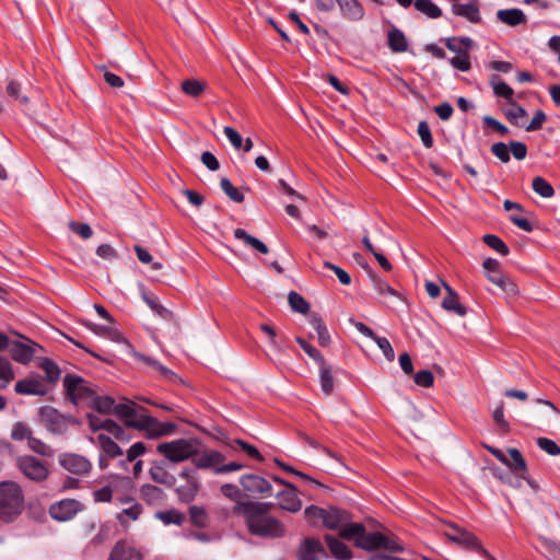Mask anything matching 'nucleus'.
Masks as SVG:
<instances>
[{"instance_id": "c03bdc74", "label": "nucleus", "mask_w": 560, "mask_h": 560, "mask_svg": "<svg viewBox=\"0 0 560 560\" xmlns=\"http://www.w3.org/2000/svg\"><path fill=\"white\" fill-rule=\"evenodd\" d=\"M220 187L232 201L237 203L244 201V195L236 187L233 186L229 178L222 177L220 180Z\"/></svg>"}, {"instance_id": "338daca9", "label": "nucleus", "mask_w": 560, "mask_h": 560, "mask_svg": "<svg viewBox=\"0 0 560 560\" xmlns=\"http://www.w3.org/2000/svg\"><path fill=\"white\" fill-rule=\"evenodd\" d=\"M407 37H387L386 44L394 52H402L408 50Z\"/></svg>"}, {"instance_id": "bb28decb", "label": "nucleus", "mask_w": 560, "mask_h": 560, "mask_svg": "<svg viewBox=\"0 0 560 560\" xmlns=\"http://www.w3.org/2000/svg\"><path fill=\"white\" fill-rule=\"evenodd\" d=\"M234 237L243 241V243L260 254H268V246L255 236H252L243 229L234 230Z\"/></svg>"}, {"instance_id": "864d4df0", "label": "nucleus", "mask_w": 560, "mask_h": 560, "mask_svg": "<svg viewBox=\"0 0 560 560\" xmlns=\"http://www.w3.org/2000/svg\"><path fill=\"white\" fill-rule=\"evenodd\" d=\"M27 445L33 452L42 456L52 455V450L50 448V446L44 443L43 441L34 438L33 435H31L30 439L27 440Z\"/></svg>"}, {"instance_id": "bf43d9fd", "label": "nucleus", "mask_w": 560, "mask_h": 560, "mask_svg": "<svg viewBox=\"0 0 560 560\" xmlns=\"http://www.w3.org/2000/svg\"><path fill=\"white\" fill-rule=\"evenodd\" d=\"M31 435H32L31 429L22 422L15 423L11 431V438L15 441H23V440L27 441Z\"/></svg>"}, {"instance_id": "7c9ffc66", "label": "nucleus", "mask_w": 560, "mask_h": 560, "mask_svg": "<svg viewBox=\"0 0 560 560\" xmlns=\"http://www.w3.org/2000/svg\"><path fill=\"white\" fill-rule=\"evenodd\" d=\"M509 454L511 459H509V464L505 465L509 466L518 478H524V474H526L527 466L521 452L516 448H509Z\"/></svg>"}, {"instance_id": "09e8293b", "label": "nucleus", "mask_w": 560, "mask_h": 560, "mask_svg": "<svg viewBox=\"0 0 560 560\" xmlns=\"http://www.w3.org/2000/svg\"><path fill=\"white\" fill-rule=\"evenodd\" d=\"M13 377L11 363L8 359L0 357V388H5Z\"/></svg>"}, {"instance_id": "5fc2aeb1", "label": "nucleus", "mask_w": 560, "mask_h": 560, "mask_svg": "<svg viewBox=\"0 0 560 560\" xmlns=\"http://www.w3.org/2000/svg\"><path fill=\"white\" fill-rule=\"evenodd\" d=\"M544 555L550 560H560V544L553 540H544L541 542Z\"/></svg>"}, {"instance_id": "e433bc0d", "label": "nucleus", "mask_w": 560, "mask_h": 560, "mask_svg": "<svg viewBox=\"0 0 560 560\" xmlns=\"http://www.w3.org/2000/svg\"><path fill=\"white\" fill-rule=\"evenodd\" d=\"M310 324L317 334L319 345L322 347L328 346L330 343V335L323 319L318 316H313Z\"/></svg>"}, {"instance_id": "b1692460", "label": "nucleus", "mask_w": 560, "mask_h": 560, "mask_svg": "<svg viewBox=\"0 0 560 560\" xmlns=\"http://www.w3.org/2000/svg\"><path fill=\"white\" fill-rule=\"evenodd\" d=\"M452 539L460 545L478 551L482 557L487 559L490 558V555L486 549L482 548L479 539L467 530H459L457 535L452 537Z\"/></svg>"}, {"instance_id": "3c124183", "label": "nucleus", "mask_w": 560, "mask_h": 560, "mask_svg": "<svg viewBox=\"0 0 560 560\" xmlns=\"http://www.w3.org/2000/svg\"><path fill=\"white\" fill-rule=\"evenodd\" d=\"M42 369L46 374V381L48 383H56L59 380L60 369L51 360L45 359L42 363Z\"/></svg>"}, {"instance_id": "4d7b16f0", "label": "nucleus", "mask_w": 560, "mask_h": 560, "mask_svg": "<svg viewBox=\"0 0 560 560\" xmlns=\"http://www.w3.org/2000/svg\"><path fill=\"white\" fill-rule=\"evenodd\" d=\"M417 132L425 148L430 149L433 147V137L425 120H422L418 124Z\"/></svg>"}, {"instance_id": "f8f14e48", "label": "nucleus", "mask_w": 560, "mask_h": 560, "mask_svg": "<svg viewBox=\"0 0 560 560\" xmlns=\"http://www.w3.org/2000/svg\"><path fill=\"white\" fill-rule=\"evenodd\" d=\"M324 558H327V553L317 538L306 537L299 545L296 560H322Z\"/></svg>"}, {"instance_id": "dca6fc26", "label": "nucleus", "mask_w": 560, "mask_h": 560, "mask_svg": "<svg viewBox=\"0 0 560 560\" xmlns=\"http://www.w3.org/2000/svg\"><path fill=\"white\" fill-rule=\"evenodd\" d=\"M240 483L249 493H260L265 497L271 495L272 486L270 482L255 474H247L241 477Z\"/></svg>"}, {"instance_id": "13d9d810", "label": "nucleus", "mask_w": 560, "mask_h": 560, "mask_svg": "<svg viewBox=\"0 0 560 560\" xmlns=\"http://www.w3.org/2000/svg\"><path fill=\"white\" fill-rule=\"evenodd\" d=\"M21 89H22V85L20 82L15 81V80H11V81H9V83L7 85V93L12 98L20 101L23 104H26L28 102V97L25 95H21Z\"/></svg>"}, {"instance_id": "39448f33", "label": "nucleus", "mask_w": 560, "mask_h": 560, "mask_svg": "<svg viewBox=\"0 0 560 560\" xmlns=\"http://www.w3.org/2000/svg\"><path fill=\"white\" fill-rule=\"evenodd\" d=\"M39 416L46 429L57 435L65 434L69 427L79 425V420L71 416L59 412L51 406H43L39 408Z\"/></svg>"}, {"instance_id": "0eeeda50", "label": "nucleus", "mask_w": 560, "mask_h": 560, "mask_svg": "<svg viewBox=\"0 0 560 560\" xmlns=\"http://www.w3.org/2000/svg\"><path fill=\"white\" fill-rule=\"evenodd\" d=\"M184 482L176 487L178 498L183 502H191L200 489V479L196 468L185 467L178 474Z\"/></svg>"}, {"instance_id": "49530a36", "label": "nucleus", "mask_w": 560, "mask_h": 560, "mask_svg": "<svg viewBox=\"0 0 560 560\" xmlns=\"http://www.w3.org/2000/svg\"><path fill=\"white\" fill-rule=\"evenodd\" d=\"M442 307L448 312H454L459 316L467 314V308L458 301V294L455 296H445L442 301Z\"/></svg>"}, {"instance_id": "052dcab7", "label": "nucleus", "mask_w": 560, "mask_h": 560, "mask_svg": "<svg viewBox=\"0 0 560 560\" xmlns=\"http://www.w3.org/2000/svg\"><path fill=\"white\" fill-rule=\"evenodd\" d=\"M537 445L540 450L545 451L547 454L552 456L560 455V446L552 440L547 438H539L537 440Z\"/></svg>"}, {"instance_id": "6e6552de", "label": "nucleus", "mask_w": 560, "mask_h": 560, "mask_svg": "<svg viewBox=\"0 0 560 560\" xmlns=\"http://www.w3.org/2000/svg\"><path fill=\"white\" fill-rule=\"evenodd\" d=\"M18 466L30 480L39 482L48 477V467L40 459L25 455L18 458Z\"/></svg>"}, {"instance_id": "a18cd8bd", "label": "nucleus", "mask_w": 560, "mask_h": 560, "mask_svg": "<svg viewBox=\"0 0 560 560\" xmlns=\"http://www.w3.org/2000/svg\"><path fill=\"white\" fill-rule=\"evenodd\" d=\"M288 301L291 308L300 314H305L310 310V304L306 300L295 291H291L288 295Z\"/></svg>"}, {"instance_id": "c756f323", "label": "nucleus", "mask_w": 560, "mask_h": 560, "mask_svg": "<svg viewBox=\"0 0 560 560\" xmlns=\"http://www.w3.org/2000/svg\"><path fill=\"white\" fill-rule=\"evenodd\" d=\"M83 325L97 336L106 337L116 342L122 341V336L113 327L94 324L90 320H84Z\"/></svg>"}, {"instance_id": "6e6d98bb", "label": "nucleus", "mask_w": 560, "mask_h": 560, "mask_svg": "<svg viewBox=\"0 0 560 560\" xmlns=\"http://www.w3.org/2000/svg\"><path fill=\"white\" fill-rule=\"evenodd\" d=\"M372 340L377 345V347L388 361H393L395 359L394 349L386 337H380L376 335Z\"/></svg>"}, {"instance_id": "9d476101", "label": "nucleus", "mask_w": 560, "mask_h": 560, "mask_svg": "<svg viewBox=\"0 0 560 560\" xmlns=\"http://www.w3.org/2000/svg\"><path fill=\"white\" fill-rule=\"evenodd\" d=\"M37 349L42 350L43 348L38 343L24 338L23 340H13L9 351L15 362L27 364L33 360Z\"/></svg>"}, {"instance_id": "2f4dec72", "label": "nucleus", "mask_w": 560, "mask_h": 560, "mask_svg": "<svg viewBox=\"0 0 560 560\" xmlns=\"http://www.w3.org/2000/svg\"><path fill=\"white\" fill-rule=\"evenodd\" d=\"M140 494H141V498L150 504L160 503V502L164 501V499H165L164 491L161 488H159L158 486H153L150 483L143 485L140 488Z\"/></svg>"}, {"instance_id": "c85d7f7f", "label": "nucleus", "mask_w": 560, "mask_h": 560, "mask_svg": "<svg viewBox=\"0 0 560 560\" xmlns=\"http://www.w3.org/2000/svg\"><path fill=\"white\" fill-rule=\"evenodd\" d=\"M497 18L504 24L515 26L526 22V16L520 9H504L497 12Z\"/></svg>"}, {"instance_id": "58836bf2", "label": "nucleus", "mask_w": 560, "mask_h": 560, "mask_svg": "<svg viewBox=\"0 0 560 560\" xmlns=\"http://www.w3.org/2000/svg\"><path fill=\"white\" fill-rule=\"evenodd\" d=\"M155 517L164 525H182L185 521V515L176 510L158 511Z\"/></svg>"}, {"instance_id": "20e7f679", "label": "nucleus", "mask_w": 560, "mask_h": 560, "mask_svg": "<svg viewBox=\"0 0 560 560\" xmlns=\"http://www.w3.org/2000/svg\"><path fill=\"white\" fill-rule=\"evenodd\" d=\"M199 442L196 439H177L160 443L158 452L172 463H180L194 457L198 453Z\"/></svg>"}, {"instance_id": "4c0bfd02", "label": "nucleus", "mask_w": 560, "mask_h": 560, "mask_svg": "<svg viewBox=\"0 0 560 560\" xmlns=\"http://www.w3.org/2000/svg\"><path fill=\"white\" fill-rule=\"evenodd\" d=\"M353 37H342V40H337L336 45H338L341 49H343L346 52L350 54L351 56L355 58L364 57L365 54L373 55V50L365 51L364 49H361L354 45Z\"/></svg>"}, {"instance_id": "f704fd0d", "label": "nucleus", "mask_w": 560, "mask_h": 560, "mask_svg": "<svg viewBox=\"0 0 560 560\" xmlns=\"http://www.w3.org/2000/svg\"><path fill=\"white\" fill-rule=\"evenodd\" d=\"M319 382L323 393L329 396L334 390V377L331 368L326 362L319 365Z\"/></svg>"}, {"instance_id": "ddd939ff", "label": "nucleus", "mask_w": 560, "mask_h": 560, "mask_svg": "<svg viewBox=\"0 0 560 560\" xmlns=\"http://www.w3.org/2000/svg\"><path fill=\"white\" fill-rule=\"evenodd\" d=\"M483 269L487 272V278L493 284L498 285L505 292H513L514 284L501 272L499 268V261L494 258H487L482 264Z\"/></svg>"}, {"instance_id": "1a4fd4ad", "label": "nucleus", "mask_w": 560, "mask_h": 560, "mask_svg": "<svg viewBox=\"0 0 560 560\" xmlns=\"http://www.w3.org/2000/svg\"><path fill=\"white\" fill-rule=\"evenodd\" d=\"M82 510L83 504L78 500L63 499L49 506V515L58 522H67L73 518Z\"/></svg>"}, {"instance_id": "f3484780", "label": "nucleus", "mask_w": 560, "mask_h": 560, "mask_svg": "<svg viewBox=\"0 0 560 560\" xmlns=\"http://www.w3.org/2000/svg\"><path fill=\"white\" fill-rule=\"evenodd\" d=\"M14 389L21 395L45 396L48 393L46 383L40 376H28L20 380Z\"/></svg>"}, {"instance_id": "69168bd1", "label": "nucleus", "mask_w": 560, "mask_h": 560, "mask_svg": "<svg viewBox=\"0 0 560 560\" xmlns=\"http://www.w3.org/2000/svg\"><path fill=\"white\" fill-rule=\"evenodd\" d=\"M182 90L190 96H198L203 91V86L197 80H186L182 83Z\"/></svg>"}, {"instance_id": "4be33fe9", "label": "nucleus", "mask_w": 560, "mask_h": 560, "mask_svg": "<svg viewBox=\"0 0 560 560\" xmlns=\"http://www.w3.org/2000/svg\"><path fill=\"white\" fill-rule=\"evenodd\" d=\"M108 560H144V558L131 544L118 541L112 549Z\"/></svg>"}, {"instance_id": "680f3d73", "label": "nucleus", "mask_w": 560, "mask_h": 560, "mask_svg": "<svg viewBox=\"0 0 560 560\" xmlns=\"http://www.w3.org/2000/svg\"><path fill=\"white\" fill-rule=\"evenodd\" d=\"M492 154L502 163H508L511 159L509 147L504 142H495L491 145Z\"/></svg>"}, {"instance_id": "774afa93", "label": "nucleus", "mask_w": 560, "mask_h": 560, "mask_svg": "<svg viewBox=\"0 0 560 560\" xmlns=\"http://www.w3.org/2000/svg\"><path fill=\"white\" fill-rule=\"evenodd\" d=\"M450 63L459 71H468L470 69V61L467 54L463 52L450 59Z\"/></svg>"}, {"instance_id": "0e129e2a", "label": "nucleus", "mask_w": 560, "mask_h": 560, "mask_svg": "<svg viewBox=\"0 0 560 560\" xmlns=\"http://www.w3.org/2000/svg\"><path fill=\"white\" fill-rule=\"evenodd\" d=\"M415 383L421 387H430L433 384L434 377L431 371L421 370L415 374Z\"/></svg>"}, {"instance_id": "f03ea898", "label": "nucleus", "mask_w": 560, "mask_h": 560, "mask_svg": "<svg viewBox=\"0 0 560 560\" xmlns=\"http://www.w3.org/2000/svg\"><path fill=\"white\" fill-rule=\"evenodd\" d=\"M342 537L353 540L358 548L371 551L384 549L392 552H400L404 546L393 536L380 532L368 533L361 523H352L342 530Z\"/></svg>"}, {"instance_id": "37998d69", "label": "nucleus", "mask_w": 560, "mask_h": 560, "mask_svg": "<svg viewBox=\"0 0 560 560\" xmlns=\"http://www.w3.org/2000/svg\"><path fill=\"white\" fill-rule=\"evenodd\" d=\"M325 509L310 505L304 510V517L312 526L323 525Z\"/></svg>"}, {"instance_id": "8fccbe9b", "label": "nucleus", "mask_w": 560, "mask_h": 560, "mask_svg": "<svg viewBox=\"0 0 560 560\" xmlns=\"http://www.w3.org/2000/svg\"><path fill=\"white\" fill-rule=\"evenodd\" d=\"M491 85L497 96L504 97L508 101L512 100L514 92L504 81L493 78Z\"/></svg>"}, {"instance_id": "2eb2a0df", "label": "nucleus", "mask_w": 560, "mask_h": 560, "mask_svg": "<svg viewBox=\"0 0 560 560\" xmlns=\"http://www.w3.org/2000/svg\"><path fill=\"white\" fill-rule=\"evenodd\" d=\"M351 515L341 509L330 506L325 509L323 525L329 529H339L342 535V530L350 526Z\"/></svg>"}, {"instance_id": "603ef678", "label": "nucleus", "mask_w": 560, "mask_h": 560, "mask_svg": "<svg viewBox=\"0 0 560 560\" xmlns=\"http://www.w3.org/2000/svg\"><path fill=\"white\" fill-rule=\"evenodd\" d=\"M296 342L300 345V347L305 351V353L312 358L315 362H317L319 365L325 363V359L323 354L312 345L306 342L303 338L296 337Z\"/></svg>"}, {"instance_id": "393cba45", "label": "nucleus", "mask_w": 560, "mask_h": 560, "mask_svg": "<svg viewBox=\"0 0 560 560\" xmlns=\"http://www.w3.org/2000/svg\"><path fill=\"white\" fill-rule=\"evenodd\" d=\"M326 544L329 548V551L337 560H350L352 558L351 550L348 548L346 544L335 538L331 535L325 536Z\"/></svg>"}, {"instance_id": "ea45409f", "label": "nucleus", "mask_w": 560, "mask_h": 560, "mask_svg": "<svg viewBox=\"0 0 560 560\" xmlns=\"http://www.w3.org/2000/svg\"><path fill=\"white\" fill-rule=\"evenodd\" d=\"M415 8L430 19H436L442 15L441 9L431 0H416Z\"/></svg>"}, {"instance_id": "9b49d317", "label": "nucleus", "mask_w": 560, "mask_h": 560, "mask_svg": "<svg viewBox=\"0 0 560 560\" xmlns=\"http://www.w3.org/2000/svg\"><path fill=\"white\" fill-rule=\"evenodd\" d=\"M114 415L125 420V423L135 429H144L151 424L153 418L150 416H141L136 419V409L129 404H115Z\"/></svg>"}, {"instance_id": "79ce46f5", "label": "nucleus", "mask_w": 560, "mask_h": 560, "mask_svg": "<svg viewBox=\"0 0 560 560\" xmlns=\"http://www.w3.org/2000/svg\"><path fill=\"white\" fill-rule=\"evenodd\" d=\"M147 447L143 442L133 443L127 451V458L119 460V466L122 469H127L128 464L136 460L139 456L143 455Z\"/></svg>"}, {"instance_id": "de8ad7c7", "label": "nucleus", "mask_w": 560, "mask_h": 560, "mask_svg": "<svg viewBox=\"0 0 560 560\" xmlns=\"http://www.w3.org/2000/svg\"><path fill=\"white\" fill-rule=\"evenodd\" d=\"M483 242L486 245H488L490 248L494 249L502 256H506L510 253L506 244L494 234H486L483 236Z\"/></svg>"}, {"instance_id": "f257e3e1", "label": "nucleus", "mask_w": 560, "mask_h": 560, "mask_svg": "<svg viewBox=\"0 0 560 560\" xmlns=\"http://www.w3.org/2000/svg\"><path fill=\"white\" fill-rule=\"evenodd\" d=\"M271 505V502H240L235 511L244 516L250 534L268 539L281 538L285 535V526L269 513Z\"/></svg>"}, {"instance_id": "473e14b6", "label": "nucleus", "mask_w": 560, "mask_h": 560, "mask_svg": "<svg viewBox=\"0 0 560 560\" xmlns=\"http://www.w3.org/2000/svg\"><path fill=\"white\" fill-rule=\"evenodd\" d=\"M115 400L109 396H97L94 394L90 406L100 413H113L115 408Z\"/></svg>"}, {"instance_id": "6ab92c4d", "label": "nucleus", "mask_w": 560, "mask_h": 560, "mask_svg": "<svg viewBox=\"0 0 560 560\" xmlns=\"http://www.w3.org/2000/svg\"><path fill=\"white\" fill-rule=\"evenodd\" d=\"M149 474L152 480L168 488L174 487L177 482V478L167 471L165 460L152 462Z\"/></svg>"}, {"instance_id": "4468645a", "label": "nucleus", "mask_w": 560, "mask_h": 560, "mask_svg": "<svg viewBox=\"0 0 560 560\" xmlns=\"http://www.w3.org/2000/svg\"><path fill=\"white\" fill-rule=\"evenodd\" d=\"M59 463L67 471L79 476L88 475L92 468L91 462L78 454H65L60 457Z\"/></svg>"}, {"instance_id": "a19ab883", "label": "nucleus", "mask_w": 560, "mask_h": 560, "mask_svg": "<svg viewBox=\"0 0 560 560\" xmlns=\"http://www.w3.org/2000/svg\"><path fill=\"white\" fill-rule=\"evenodd\" d=\"M533 190L542 198L549 199L553 197V187L541 176H537L532 183Z\"/></svg>"}, {"instance_id": "72a5a7b5", "label": "nucleus", "mask_w": 560, "mask_h": 560, "mask_svg": "<svg viewBox=\"0 0 560 560\" xmlns=\"http://www.w3.org/2000/svg\"><path fill=\"white\" fill-rule=\"evenodd\" d=\"M453 11L456 15L464 16L472 23L480 21L479 9L474 3L454 4Z\"/></svg>"}, {"instance_id": "a878e982", "label": "nucleus", "mask_w": 560, "mask_h": 560, "mask_svg": "<svg viewBox=\"0 0 560 560\" xmlns=\"http://www.w3.org/2000/svg\"><path fill=\"white\" fill-rule=\"evenodd\" d=\"M369 278L372 282V285L374 290L383 296H393L401 300V295L398 291H396L394 288H392L388 282L383 279L381 276L375 273L372 270H369Z\"/></svg>"}, {"instance_id": "423d86ee", "label": "nucleus", "mask_w": 560, "mask_h": 560, "mask_svg": "<svg viewBox=\"0 0 560 560\" xmlns=\"http://www.w3.org/2000/svg\"><path fill=\"white\" fill-rule=\"evenodd\" d=\"M62 384L66 397L75 406L81 401L90 404L95 394L89 382L75 374H66Z\"/></svg>"}, {"instance_id": "cd10ccee", "label": "nucleus", "mask_w": 560, "mask_h": 560, "mask_svg": "<svg viewBox=\"0 0 560 560\" xmlns=\"http://www.w3.org/2000/svg\"><path fill=\"white\" fill-rule=\"evenodd\" d=\"M97 442L100 444L102 454L109 458H115L122 455L121 447L108 435L101 433L97 435Z\"/></svg>"}, {"instance_id": "e2e57ef3", "label": "nucleus", "mask_w": 560, "mask_h": 560, "mask_svg": "<svg viewBox=\"0 0 560 560\" xmlns=\"http://www.w3.org/2000/svg\"><path fill=\"white\" fill-rule=\"evenodd\" d=\"M96 502H115V498H119L120 494L114 493L110 487H103L93 493Z\"/></svg>"}, {"instance_id": "aec40b11", "label": "nucleus", "mask_w": 560, "mask_h": 560, "mask_svg": "<svg viewBox=\"0 0 560 560\" xmlns=\"http://www.w3.org/2000/svg\"><path fill=\"white\" fill-rule=\"evenodd\" d=\"M224 459L225 457L222 453L211 450L202 454L197 453V455L192 457V463L196 468L213 469L215 471V467H220V464H222Z\"/></svg>"}, {"instance_id": "c9c22d12", "label": "nucleus", "mask_w": 560, "mask_h": 560, "mask_svg": "<svg viewBox=\"0 0 560 560\" xmlns=\"http://www.w3.org/2000/svg\"><path fill=\"white\" fill-rule=\"evenodd\" d=\"M144 429L148 430L150 438H156L172 434L175 431L176 425L172 422H159L153 419L151 424Z\"/></svg>"}, {"instance_id": "5701e85b", "label": "nucleus", "mask_w": 560, "mask_h": 560, "mask_svg": "<svg viewBox=\"0 0 560 560\" xmlns=\"http://www.w3.org/2000/svg\"><path fill=\"white\" fill-rule=\"evenodd\" d=\"M343 18L359 21L364 15V9L358 0H336Z\"/></svg>"}, {"instance_id": "7ed1b4c3", "label": "nucleus", "mask_w": 560, "mask_h": 560, "mask_svg": "<svg viewBox=\"0 0 560 560\" xmlns=\"http://www.w3.org/2000/svg\"><path fill=\"white\" fill-rule=\"evenodd\" d=\"M24 494L21 487L14 481L0 482V520L14 521L22 512Z\"/></svg>"}, {"instance_id": "a211bd4d", "label": "nucleus", "mask_w": 560, "mask_h": 560, "mask_svg": "<svg viewBox=\"0 0 560 560\" xmlns=\"http://www.w3.org/2000/svg\"><path fill=\"white\" fill-rule=\"evenodd\" d=\"M115 503L121 505V511L117 514V520L124 523L127 520L136 521L142 513V506L131 497L120 495L115 498Z\"/></svg>"}, {"instance_id": "412c9836", "label": "nucleus", "mask_w": 560, "mask_h": 560, "mask_svg": "<svg viewBox=\"0 0 560 560\" xmlns=\"http://www.w3.org/2000/svg\"><path fill=\"white\" fill-rule=\"evenodd\" d=\"M285 487L287 489L276 494L279 499V506L292 513L300 511L302 503L295 492V488L291 483H285Z\"/></svg>"}]
</instances>
